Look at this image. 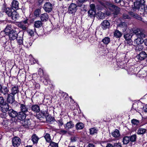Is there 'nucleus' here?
<instances>
[{"label": "nucleus", "mask_w": 147, "mask_h": 147, "mask_svg": "<svg viewBox=\"0 0 147 147\" xmlns=\"http://www.w3.org/2000/svg\"><path fill=\"white\" fill-rule=\"evenodd\" d=\"M24 34H19L16 38L18 46L20 48H22L24 46L26 47H28L32 45V41H31L30 38H28L24 43L23 42Z\"/></svg>", "instance_id": "f257e3e1"}, {"label": "nucleus", "mask_w": 147, "mask_h": 147, "mask_svg": "<svg viewBox=\"0 0 147 147\" xmlns=\"http://www.w3.org/2000/svg\"><path fill=\"white\" fill-rule=\"evenodd\" d=\"M133 32L138 37V38L135 39L134 41L135 44L137 45H141L144 42V40L143 38L145 37V35L140 29H137L134 30Z\"/></svg>", "instance_id": "f03ea898"}, {"label": "nucleus", "mask_w": 147, "mask_h": 147, "mask_svg": "<svg viewBox=\"0 0 147 147\" xmlns=\"http://www.w3.org/2000/svg\"><path fill=\"white\" fill-rule=\"evenodd\" d=\"M5 12L6 14L13 20H16L19 17V14L16 11L11 8L8 7L6 9Z\"/></svg>", "instance_id": "7ed1b4c3"}, {"label": "nucleus", "mask_w": 147, "mask_h": 147, "mask_svg": "<svg viewBox=\"0 0 147 147\" xmlns=\"http://www.w3.org/2000/svg\"><path fill=\"white\" fill-rule=\"evenodd\" d=\"M11 27V25H9L7 26L5 29V34L6 35H8L9 39L10 40H14L16 39L18 36L17 32L14 30H11L8 32H6L7 30V28H10Z\"/></svg>", "instance_id": "20e7f679"}, {"label": "nucleus", "mask_w": 147, "mask_h": 147, "mask_svg": "<svg viewBox=\"0 0 147 147\" xmlns=\"http://www.w3.org/2000/svg\"><path fill=\"white\" fill-rule=\"evenodd\" d=\"M108 9L110 11L106 12V14L107 16H109L111 14V12L113 11L114 14L117 15L120 11V9L118 7L112 4H109Z\"/></svg>", "instance_id": "39448f33"}, {"label": "nucleus", "mask_w": 147, "mask_h": 147, "mask_svg": "<svg viewBox=\"0 0 147 147\" xmlns=\"http://www.w3.org/2000/svg\"><path fill=\"white\" fill-rule=\"evenodd\" d=\"M17 25L20 29L23 30L27 29L28 26V24L27 20L17 23Z\"/></svg>", "instance_id": "423d86ee"}, {"label": "nucleus", "mask_w": 147, "mask_h": 147, "mask_svg": "<svg viewBox=\"0 0 147 147\" xmlns=\"http://www.w3.org/2000/svg\"><path fill=\"white\" fill-rule=\"evenodd\" d=\"M77 9L76 5L75 3H71L68 7V12L70 14H74L76 12Z\"/></svg>", "instance_id": "0eeeda50"}, {"label": "nucleus", "mask_w": 147, "mask_h": 147, "mask_svg": "<svg viewBox=\"0 0 147 147\" xmlns=\"http://www.w3.org/2000/svg\"><path fill=\"white\" fill-rule=\"evenodd\" d=\"M12 143L14 147H17L21 143V140L19 138L15 137L12 140Z\"/></svg>", "instance_id": "6e6552de"}, {"label": "nucleus", "mask_w": 147, "mask_h": 147, "mask_svg": "<svg viewBox=\"0 0 147 147\" xmlns=\"http://www.w3.org/2000/svg\"><path fill=\"white\" fill-rule=\"evenodd\" d=\"M52 5L49 2H47L44 5L43 8L45 11L47 12H49L52 10Z\"/></svg>", "instance_id": "1a4fd4ad"}, {"label": "nucleus", "mask_w": 147, "mask_h": 147, "mask_svg": "<svg viewBox=\"0 0 147 147\" xmlns=\"http://www.w3.org/2000/svg\"><path fill=\"white\" fill-rule=\"evenodd\" d=\"M140 6H142V4L139 1H136L134 3V5H132V8L134 11L136 12H139L140 9Z\"/></svg>", "instance_id": "9d476101"}, {"label": "nucleus", "mask_w": 147, "mask_h": 147, "mask_svg": "<svg viewBox=\"0 0 147 147\" xmlns=\"http://www.w3.org/2000/svg\"><path fill=\"white\" fill-rule=\"evenodd\" d=\"M136 12V11H134L133 9H132V11L129 12V13L130 16L135 18H136L139 20L142 21V18L139 15H138L136 13L137 12Z\"/></svg>", "instance_id": "9b49d317"}, {"label": "nucleus", "mask_w": 147, "mask_h": 147, "mask_svg": "<svg viewBox=\"0 0 147 147\" xmlns=\"http://www.w3.org/2000/svg\"><path fill=\"white\" fill-rule=\"evenodd\" d=\"M6 96L7 101L9 103L12 104L15 101L14 95L10 93Z\"/></svg>", "instance_id": "f8f14e48"}, {"label": "nucleus", "mask_w": 147, "mask_h": 147, "mask_svg": "<svg viewBox=\"0 0 147 147\" xmlns=\"http://www.w3.org/2000/svg\"><path fill=\"white\" fill-rule=\"evenodd\" d=\"M0 109L3 112L5 113V112L8 111L9 109V106L7 103L5 102L3 104L0 105Z\"/></svg>", "instance_id": "ddd939ff"}, {"label": "nucleus", "mask_w": 147, "mask_h": 147, "mask_svg": "<svg viewBox=\"0 0 147 147\" xmlns=\"http://www.w3.org/2000/svg\"><path fill=\"white\" fill-rule=\"evenodd\" d=\"M22 125L25 128H29L31 125V121L29 119H26L23 120L22 123Z\"/></svg>", "instance_id": "4468645a"}, {"label": "nucleus", "mask_w": 147, "mask_h": 147, "mask_svg": "<svg viewBox=\"0 0 147 147\" xmlns=\"http://www.w3.org/2000/svg\"><path fill=\"white\" fill-rule=\"evenodd\" d=\"M20 110L21 111L20 112H22L24 113L27 114L28 115V113L30 114V113L28 111V109L27 106L24 104H21L20 106Z\"/></svg>", "instance_id": "2eb2a0df"}, {"label": "nucleus", "mask_w": 147, "mask_h": 147, "mask_svg": "<svg viewBox=\"0 0 147 147\" xmlns=\"http://www.w3.org/2000/svg\"><path fill=\"white\" fill-rule=\"evenodd\" d=\"M19 3L18 1L13 0L11 3V6L12 9H18L19 8Z\"/></svg>", "instance_id": "dca6fc26"}, {"label": "nucleus", "mask_w": 147, "mask_h": 147, "mask_svg": "<svg viewBox=\"0 0 147 147\" xmlns=\"http://www.w3.org/2000/svg\"><path fill=\"white\" fill-rule=\"evenodd\" d=\"M147 56V55L144 52L142 51L136 56V58L140 60H142L145 59Z\"/></svg>", "instance_id": "f3484780"}, {"label": "nucleus", "mask_w": 147, "mask_h": 147, "mask_svg": "<svg viewBox=\"0 0 147 147\" xmlns=\"http://www.w3.org/2000/svg\"><path fill=\"white\" fill-rule=\"evenodd\" d=\"M101 26L102 28L104 30H105L109 28L110 24L108 21L105 20L102 23Z\"/></svg>", "instance_id": "a211bd4d"}, {"label": "nucleus", "mask_w": 147, "mask_h": 147, "mask_svg": "<svg viewBox=\"0 0 147 147\" xmlns=\"http://www.w3.org/2000/svg\"><path fill=\"white\" fill-rule=\"evenodd\" d=\"M111 135L115 138L119 139L120 136L119 131L117 129H115V131L111 133Z\"/></svg>", "instance_id": "6ab92c4d"}, {"label": "nucleus", "mask_w": 147, "mask_h": 147, "mask_svg": "<svg viewBox=\"0 0 147 147\" xmlns=\"http://www.w3.org/2000/svg\"><path fill=\"white\" fill-rule=\"evenodd\" d=\"M128 73L129 74H136L137 73V68L132 66L127 70Z\"/></svg>", "instance_id": "aec40b11"}, {"label": "nucleus", "mask_w": 147, "mask_h": 147, "mask_svg": "<svg viewBox=\"0 0 147 147\" xmlns=\"http://www.w3.org/2000/svg\"><path fill=\"white\" fill-rule=\"evenodd\" d=\"M27 114H25L22 112H20L17 116V118L20 120H22L26 117Z\"/></svg>", "instance_id": "412c9836"}, {"label": "nucleus", "mask_w": 147, "mask_h": 147, "mask_svg": "<svg viewBox=\"0 0 147 147\" xmlns=\"http://www.w3.org/2000/svg\"><path fill=\"white\" fill-rule=\"evenodd\" d=\"M1 91V95L2 96H6L8 94H10L9 90L7 87H5L2 88Z\"/></svg>", "instance_id": "4be33fe9"}, {"label": "nucleus", "mask_w": 147, "mask_h": 147, "mask_svg": "<svg viewBox=\"0 0 147 147\" xmlns=\"http://www.w3.org/2000/svg\"><path fill=\"white\" fill-rule=\"evenodd\" d=\"M8 114L9 116L13 118L17 117L18 113L12 109H10L8 111Z\"/></svg>", "instance_id": "5701e85b"}, {"label": "nucleus", "mask_w": 147, "mask_h": 147, "mask_svg": "<svg viewBox=\"0 0 147 147\" xmlns=\"http://www.w3.org/2000/svg\"><path fill=\"white\" fill-rule=\"evenodd\" d=\"M39 139V138L36 134L33 135L31 139V141H32L34 144H37L38 143Z\"/></svg>", "instance_id": "b1692460"}, {"label": "nucleus", "mask_w": 147, "mask_h": 147, "mask_svg": "<svg viewBox=\"0 0 147 147\" xmlns=\"http://www.w3.org/2000/svg\"><path fill=\"white\" fill-rule=\"evenodd\" d=\"M41 21L42 22L47 21L49 18V16L47 13L41 14L40 16Z\"/></svg>", "instance_id": "393cba45"}, {"label": "nucleus", "mask_w": 147, "mask_h": 147, "mask_svg": "<svg viewBox=\"0 0 147 147\" xmlns=\"http://www.w3.org/2000/svg\"><path fill=\"white\" fill-rule=\"evenodd\" d=\"M74 126V124L71 121L67 122L66 124L64 125V127L66 129H69L72 128Z\"/></svg>", "instance_id": "a878e982"}, {"label": "nucleus", "mask_w": 147, "mask_h": 147, "mask_svg": "<svg viewBox=\"0 0 147 147\" xmlns=\"http://www.w3.org/2000/svg\"><path fill=\"white\" fill-rule=\"evenodd\" d=\"M11 93H10L14 95L18 93L19 92L18 87V86H14L11 88Z\"/></svg>", "instance_id": "bb28decb"}, {"label": "nucleus", "mask_w": 147, "mask_h": 147, "mask_svg": "<svg viewBox=\"0 0 147 147\" xmlns=\"http://www.w3.org/2000/svg\"><path fill=\"white\" fill-rule=\"evenodd\" d=\"M3 45L6 50L10 51L11 47V43L10 42L7 41Z\"/></svg>", "instance_id": "cd10ccee"}, {"label": "nucleus", "mask_w": 147, "mask_h": 147, "mask_svg": "<svg viewBox=\"0 0 147 147\" xmlns=\"http://www.w3.org/2000/svg\"><path fill=\"white\" fill-rule=\"evenodd\" d=\"M36 117L40 119L46 117V115L44 111H41L38 113L36 115Z\"/></svg>", "instance_id": "c85d7f7f"}, {"label": "nucleus", "mask_w": 147, "mask_h": 147, "mask_svg": "<svg viewBox=\"0 0 147 147\" xmlns=\"http://www.w3.org/2000/svg\"><path fill=\"white\" fill-rule=\"evenodd\" d=\"M31 110L34 112H38L40 111L39 106L37 105H32L31 107Z\"/></svg>", "instance_id": "c756f323"}, {"label": "nucleus", "mask_w": 147, "mask_h": 147, "mask_svg": "<svg viewBox=\"0 0 147 147\" xmlns=\"http://www.w3.org/2000/svg\"><path fill=\"white\" fill-rule=\"evenodd\" d=\"M102 41L104 44L107 45L110 42L111 39L109 37H106L102 39Z\"/></svg>", "instance_id": "7c9ffc66"}, {"label": "nucleus", "mask_w": 147, "mask_h": 147, "mask_svg": "<svg viewBox=\"0 0 147 147\" xmlns=\"http://www.w3.org/2000/svg\"><path fill=\"white\" fill-rule=\"evenodd\" d=\"M114 36L117 38H119L121 36L122 33L118 30H117L114 32Z\"/></svg>", "instance_id": "2f4dec72"}, {"label": "nucleus", "mask_w": 147, "mask_h": 147, "mask_svg": "<svg viewBox=\"0 0 147 147\" xmlns=\"http://www.w3.org/2000/svg\"><path fill=\"white\" fill-rule=\"evenodd\" d=\"M97 15L99 19H104L105 17V14L100 11H98Z\"/></svg>", "instance_id": "473e14b6"}, {"label": "nucleus", "mask_w": 147, "mask_h": 147, "mask_svg": "<svg viewBox=\"0 0 147 147\" xmlns=\"http://www.w3.org/2000/svg\"><path fill=\"white\" fill-rule=\"evenodd\" d=\"M146 131V129L143 128H140L138 130L137 134L139 135L143 134H144Z\"/></svg>", "instance_id": "72a5a7b5"}, {"label": "nucleus", "mask_w": 147, "mask_h": 147, "mask_svg": "<svg viewBox=\"0 0 147 147\" xmlns=\"http://www.w3.org/2000/svg\"><path fill=\"white\" fill-rule=\"evenodd\" d=\"M42 25V23L41 21L40 20L35 21L34 24V26L36 28H39Z\"/></svg>", "instance_id": "f704fd0d"}, {"label": "nucleus", "mask_w": 147, "mask_h": 147, "mask_svg": "<svg viewBox=\"0 0 147 147\" xmlns=\"http://www.w3.org/2000/svg\"><path fill=\"white\" fill-rule=\"evenodd\" d=\"M46 119L47 121L49 123H51L55 121L54 118L51 116H47Z\"/></svg>", "instance_id": "c9c22d12"}, {"label": "nucleus", "mask_w": 147, "mask_h": 147, "mask_svg": "<svg viewBox=\"0 0 147 147\" xmlns=\"http://www.w3.org/2000/svg\"><path fill=\"white\" fill-rule=\"evenodd\" d=\"M97 131L98 130L95 128H92L90 129V134L91 135L97 134Z\"/></svg>", "instance_id": "e433bc0d"}, {"label": "nucleus", "mask_w": 147, "mask_h": 147, "mask_svg": "<svg viewBox=\"0 0 147 147\" xmlns=\"http://www.w3.org/2000/svg\"><path fill=\"white\" fill-rule=\"evenodd\" d=\"M44 138L46 141L48 142H50L51 141V136L49 134L46 133L44 136Z\"/></svg>", "instance_id": "4c0bfd02"}, {"label": "nucleus", "mask_w": 147, "mask_h": 147, "mask_svg": "<svg viewBox=\"0 0 147 147\" xmlns=\"http://www.w3.org/2000/svg\"><path fill=\"white\" fill-rule=\"evenodd\" d=\"M138 76L141 78H143L145 76L146 73L145 71L140 70L138 72Z\"/></svg>", "instance_id": "58836bf2"}, {"label": "nucleus", "mask_w": 147, "mask_h": 147, "mask_svg": "<svg viewBox=\"0 0 147 147\" xmlns=\"http://www.w3.org/2000/svg\"><path fill=\"white\" fill-rule=\"evenodd\" d=\"M129 141V137L125 136L123 138V142L124 144H128Z\"/></svg>", "instance_id": "ea45409f"}, {"label": "nucleus", "mask_w": 147, "mask_h": 147, "mask_svg": "<svg viewBox=\"0 0 147 147\" xmlns=\"http://www.w3.org/2000/svg\"><path fill=\"white\" fill-rule=\"evenodd\" d=\"M84 127V125L81 123H77L76 125V127L77 129H83Z\"/></svg>", "instance_id": "a19ab883"}, {"label": "nucleus", "mask_w": 147, "mask_h": 147, "mask_svg": "<svg viewBox=\"0 0 147 147\" xmlns=\"http://www.w3.org/2000/svg\"><path fill=\"white\" fill-rule=\"evenodd\" d=\"M118 26L121 28H124V30H125V29L126 28V27L127 26V24L126 23L124 22H121L119 24Z\"/></svg>", "instance_id": "79ce46f5"}, {"label": "nucleus", "mask_w": 147, "mask_h": 147, "mask_svg": "<svg viewBox=\"0 0 147 147\" xmlns=\"http://www.w3.org/2000/svg\"><path fill=\"white\" fill-rule=\"evenodd\" d=\"M129 137V140L131 142H135L136 139V134L133 135Z\"/></svg>", "instance_id": "37998d69"}, {"label": "nucleus", "mask_w": 147, "mask_h": 147, "mask_svg": "<svg viewBox=\"0 0 147 147\" xmlns=\"http://www.w3.org/2000/svg\"><path fill=\"white\" fill-rule=\"evenodd\" d=\"M132 35L129 34H125L124 36V37L126 40L127 41L129 39H131L132 37Z\"/></svg>", "instance_id": "c03bdc74"}, {"label": "nucleus", "mask_w": 147, "mask_h": 147, "mask_svg": "<svg viewBox=\"0 0 147 147\" xmlns=\"http://www.w3.org/2000/svg\"><path fill=\"white\" fill-rule=\"evenodd\" d=\"M40 13V10L39 9H36L34 12V15L36 17H39Z\"/></svg>", "instance_id": "a18cd8bd"}, {"label": "nucleus", "mask_w": 147, "mask_h": 147, "mask_svg": "<svg viewBox=\"0 0 147 147\" xmlns=\"http://www.w3.org/2000/svg\"><path fill=\"white\" fill-rule=\"evenodd\" d=\"M88 15L90 17H92L95 14V10L90 9L88 11Z\"/></svg>", "instance_id": "49530a36"}, {"label": "nucleus", "mask_w": 147, "mask_h": 147, "mask_svg": "<svg viewBox=\"0 0 147 147\" xmlns=\"http://www.w3.org/2000/svg\"><path fill=\"white\" fill-rule=\"evenodd\" d=\"M56 121L59 127L61 126L63 124V120L61 118H59V119H57Z\"/></svg>", "instance_id": "de8ad7c7"}, {"label": "nucleus", "mask_w": 147, "mask_h": 147, "mask_svg": "<svg viewBox=\"0 0 147 147\" xmlns=\"http://www.w3.org/2000/svg\"><path fill=\"white\" fill-rule=\"evenodd\" d=\"M50 142V145L51 147H58L57 143L51 141Z\"/></svg>", "instance_id": "09e8293b"}, {"label": "nucleus", "mask_w": 147, "mask_h": 147, "mask_svg": "<svg viewBox=\"0 0 147 147\" xmlns=\"http://www.w3.org/2000/svg\"><path fill=\"white\" fill-rule=\"evenodd\" d=\"M132 123L134 125H137L139 123V121L136 119H133L131 121Z\"/></svg>", "instance_id": "8fccbe9b"}, {"label": "nucleus", "mask_w": 147, "mask_h": 147, "mask_svg": "<svg viewBox=\"0 0 147 147\" xmlns=\"http://www.w3.org/2000/svg\"><path fill=\"white\" fill-rule=\"evenodd\" d=\"M27 32L28 35L30 36H32L34 35V32L33 30L31 29H28L27 30Z\"/></svg>", "instance_id": "3c124183"}, {"label": "nucleus", "mask_w": 147, "mask_h": 147, "mask_svg": "<svg viewBox=\"0 0 147 147\" xmlns=\"http://www.w3.org/2000/svg\"><path fill=\"white\" fill-rule=\"evenodd\" d=\"M141 7L142 11H144L146 13H147V6H144V5H142Z\"/></svg>", "instance_id": "603ef678"}, {"label": "nucleus", "mask_w": 147, "mask_h": 147, "mask_svg": "<svg viewBox=\"0 0 147 147\" xmlns=\"http://www.w3.org/2000/svg\"><path fill=\"white\" fill-rule=\"evenodd\" d=\"M41 80L43 82V83L45 85H47L48 84V79H47L44 80L43 77H41Z\"/></svg>", "instance_id": "864d4df0"}, {"label": "nucleus", "mask_w": 147, "mask_h": 147, "mask_svg": "<svg viewBox=\"0 0 147 147\" xmlns=\"http://www.w3.org/2000/svg\"><path fill=\"white\" fill-rule=\"evenodd\" d=\"M123 17L124 19H129L130 18V16L126 13L123 14Z\"/></svg>", "instance_id": "5fc2aeb1"}, {"label": "nucleus", "mask_w": 147, "mask_h": 147, "mask_svg": "<svg viewBox=\"0 0 147 147\" xmlns=\"http://www.w3.org/2000/svg\"><path fill=\"white\" fill-rule=\"evenodd\" d=\"M138 45V47H136L137 49L139 51H142L143 48V46L141 45Z\"/></svg>", "instance_id": "6e6d98bb"}, {"label": "nucleus", "mask_w": 147, "mask_h": 147, "mask_svg": "<svg viewBox=\"0 0 147 147\" xmlns=\"http://www.w3.org/2000/svg\"><path fill=\"white\" fill-rule=\"evenodd\" d=\"M71 141V142H75L77 140V137L76 136L72 137L70 139Z\"/></svg>", "instance_id": "4d7b16f0"}, {"label": "nucleus", "mask_w": 147, "mask_h": 147, "mask_svg": "<svg viewBox=\"0 0 147 147\" xmlns=\"http://www.w3.org/2000/svg\"><path fill=\"white\" fill-rule=\"evenodd\" d=\"M0 116L1 118H6V113H5L3 112L0 114Z\"/></svg>", "instance_id": "13d9d810"}, {"label": "nucleus", "mask_w": 147, "mask_h": 147, "mask_svg": "<svg viewBox=\"0 0 147 147\" xmlns=\"http://www.w3.org/2000/svg\"><path fill=\"white\" fill-rule=\"evenodd\" d=\"M121 144L119 143H115L113 147H121Z\"/></svg>", "instance_id": "bf43d9fd"}, {"label": "nucleus", "mask_w": 147, "mask_h": 147, "mask_svg": "<svg viewBox=\"0 0 147 147\" xmlns=\"http://www.w3.org/2000/svg\"><path fill=\"white\" fill-rule=\"evenodd\" d=\"M5 103L4 101L3 98L2 96H0V105Z\"/></svg>", "instance_id": "052dcab7"}, {"label": "nucleus", "mask_w": 147, "mask_h": 147, "mask_svg": "<svg viewBox=\"0 0 147 147\" xmlns=\"http://www.w3.org/2000/svg\"><path fill=\"white\" fill-rule=\"evenodd\" d=\"M30 61L31 62V63H36V61L34 59L33 57H32L30 58Z\"/></svg>", "instance_id": "680f3d73"}, {"label": "nucleus", "mask_w": 147, "mask_h": 147, "mask_svg": "<svg viewBox=\"0 0 147 147\" xmlns=\"http://www.w3.org/2000/svg\"><path fill=\"white\" fill-rule=\"evenodd\" d=\"M90 9L95 10V6L94 4H92L90 5Z\"/></svg>", "instance_id": "e2e57ef3"}, {"label": "nucleus", "mask_w": 147, "mask_h": 147, "mask_svg": "<svg viewBox=\"0 0 147 147\" xmlns=\"http://www.w3.org/2000/svg\"><path fill=\"white\" fill-rule=\"evenodd\" d=\"M127 41V44H129V45H131L132 43V41L131 39Z\"/></svg>", "instance_id": "0e129e2a"}, {"label": "nucleus", "mask_w": 147, "mask_h": 147, "mask_svg": "<svg viewBox=\"0 0 147 147\" xmlns=\"http://www.w3.org/2000/svg\"><path fill=\"white\" fill-rule=\"evenodd\" d=\"M144 111L145 112H147V105H145L143 107Z\"/></svg>", "instance_id": "69168bd1"}, {"label": "nucleus", "mask_w": 147, "mask_h": 147, "mask_svg": "<svg viewBox=\"0 0 147 147\" xmlns=\"http://www.w3.org/2000/svg\"><path fill=\"white\" fill-rule=\"evenodd\" d=\"M87 147H94V145L92 144H89Z\"/></svg>", "instance_id": "338daca9"}, {"label": "nucleus", "mask_w": 147, "mask_h": 147, "mask_svg": "<svg viewBox=\"0 0 147 147\" xmlns=\"http://www.w3.org/2000/svg\"><path fill=\"white\" fill-rule=\"evenodd\" d=\"M106 147H113V145L110 144H107Z\"/></svg>", "instance_id": "774afa93"}]
</instances>
